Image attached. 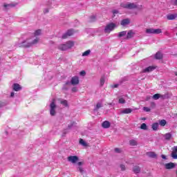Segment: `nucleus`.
Masks as SVG:
<instances>
[{"mask_svg":"<svg viewBox=\"0 0 177 177\" xmlns=\"http://www.w3.org/2000/svg\"><path fill=\"white\" fill-rule=\"evenodd\" d=\"M121 8H124V9H138V10H141L143 6L142 5L139 6L136 3H122L120 4Z\"/></svg>","mask_w":177,"mask_h":177,"instance_id":"nucleus-1","label":"nucleus"},{"mask_svg":"<svg viewBox=\"0 0 177 177\" xmlns=\"http://www.w3.org/2000/svg\"><path fill=\"white\" fill-rule=\"evenodd\" d=\"M38 42V39H35L32 41L29 39L24 40L21 44H19V48H30L32 45H35Z\"/></svg>","mask_w":177,"mask_h":177,"instance_id":"nucleus-2","label":"nucleus"},{"mask_svg":"<svg viewBox=\"0 0 177 177\" xmlns=\"http://www.w3.org/2000/svg\"><path fill=\"white\" fill-rule=\"evenodd\" d=\"M74 46V41H68L66 44H60L58 48L60 50H67V49H71Z\"/></svg>","mask_w":177,"mask_h":177,"instance_id":"nucleus-3","label":"nucleus"},{"mask_svg":"<svg viewBox=\"0 0 177 177\" xmlns=\"http://www.w3.org/2000/svg\"><path fill=\"white\" fill-rule=\"evenodd\" d=\"M117 28V25L113 22L108 24L104 28L105 34H110L111 31H114Z\"/></svg>","mask_w":177,"mask_h":177,"instance_id":"nucleus-4","label":"nucleus"},{"mask_svg":"<svg viewBox=\"0 0 177 177\" xmlns=\"http://www.w3.org/2000/svg\"><path fill=\"white\" fill-rule=\"evenodd\" d=\"M50 115H55L56 114V104L55 102H52L50 104Z\"/></svg>","mask_w":177,"mask_h":177,"instance_id":"nucleus-5","label":"nucleus"},{"mask_svg":"<svg viewBox=\"0 0 177 177\" xmlns=\"http://www.w3.org/2000/svg\"><path fill=\"white\" fill-rule=\"evenodd\" d=\"M79 160L80 158L77 156H70L68 157V161L72 162V164H75Z\"/></svg>","mask_w":177,"mask_h":177,"instance_id":"nucleus-6","label":"nucleus"},{"mask_svg":"<svg viewBox=\"0 0 177 177\" xmlns=\"http://www.w3.org/2000/svg\"><path fill=\"white\" fill-rule=\"evenodd\" d=\"M74 34V30L73 29H70L68 30V31L62 35V39H66L67 37H71Z\"/></svg>","mask_w":177,"mask_h":177,"instance_id":"nucleus-7","label":"nucleus"},{"mask_svg":"<svg viewBox=\"0 0 177 177\" xmlns=\"http://www.w3.org/2000/svg\"><path fill=\"white\" fill-rule=\"evenodd\" d=\"M71 84L72 85H77V84H80V79L78 78V76H74L71 78Z\"/></svg>","mask_w":177,"mask_h":177,"instance_id":"nucleus-8","label":"nucleus"},{"mask_svg":"<svg viewBox=\"0 0 177 177\" xmlns=\"http://www.w3.org/2000/svg\"><path fill=\"white\" fill-rule=\"evenodd\" d=\"M153 70H156L155 66H150L144 68L141 73H151V71H153Z\"/></svg>","mask_w":177,"mask_h":177,"instance_id":"nucleus-9","label":"nucleus"},{"mask_svg":"<svg viewBox=\"0 0 177 177\" xmlns=\"http://www.w3.org/2000/svg\"><path fill=\"white\" fill-rule=\"evenodd\" d=\"M171 156L174 160H177V146L174 147Z\"/></svg>","mask_w":177,"mask_h":177,"instance_id":"nucleus-10","label":"nucleus"},{"mask_svg":"<svg viewBox=\"0 0 177 177\" xmlns=\"http://www.w3.org/2000/svg\"><path fill=\"white\" fill-rule=\"evenodd\" d=\"M12 89L13 91H15V92H19V91H21V86H20V84L15 83L12 85Z\"/></svg>","mask_w":177,"mask_h":177,"instance_id":"nucleus-11","label":"nucleus"},{"mask_svg":"<svg viewBox=\"0 0 177 177\" xmlns=\"http://www.w3.org/2000/svg\"><path fill=\"white\" fill-rule=\"evenodd\" d=\"M166 169H172L175 168V163L174 162H169L165 165Z\"/></svg>","mask_w":177,"mask_h":177,"instance_id":"nucleus-12","label":"nucleus"},{"mask_svg":"<svg viewBox=\"0 0 177 177\" xmlns=\"http://www.w3.org/2000/svg\"><path fill=\"white\" fill-rule=\"evenodd\" d=\"M129 23H131V20H129V19H124L121 21L120 24L121 26H128Z\"/></svg>","mask_w":177,"mask_h":177,"instance_id":"nucleus-13","label":"nucleus"},{"mask_svg":"<svg viewBox=\"0 0 177 177\" xmlns=\"http://www.w3.org/2000/svg\"><path fill=\"white\" fill-rule=\"evenodd\" d=\"M132 113V109L130 108H126L121 111V114H130Z\"/></svg>","mask_w":177,"mask_h":177,"instance_id":"nucleus-14","label":"nucleus"},{"mask_svg":"<svg viewBox=\"0 0 177 177\" xmlns=\"http://www.w3.org/2000/svg\"><path fill=\"white\" fill-rule=\"evenodd\" d=\"M111 124H110V122L105 120L104 122H102V128H104L105 129H107V128H110V126Z\"/></svg>","mask_w":177,"mask_h":177,"instance_id":"nucleus-15","label":"nucleus"},{"mask_svg":"<svg viewBox=\"0 0 177 177\" xmlns=\"http://www.w3.org/2000/svg\"><path fill=\"white\" fill-rule=\"evenodd\" d=\"M147 156H148V157H150V158H156V157H157V154H156V153L153 151L147 152Z\"/></svg>","mask_w":177,"mask_h":177,"instance_id":"nucleus-16","label":"nucleus"},{"mask_svg":"<svg viewBox=\"0 0 177 177\" xmlns=\"http://www.w3.org/2000/svg\"><path fill=\"white\" fill-rule=\"evenodd\" d=\"M155 59L157 60H161V59H162V54L160 52L156 53L155 55Z\"/></svg>","mask_w":177,"mask_h":177,"instance_id":"nucleus-17","label":"nucleus"},{"mask_svg":"<svg viewBox=\"0 0 177 177\" xmlns=\"http://www.w3.org/2000/svg\"><path fill=\"white\" fill-rule=\"evenodd\" d=\"M132 37H133V31L132 30H129L128 32H127V35L126 37V39H129L131 38H132Z\"/></svg>","mask_w":177,"mask_h":177,"instance_id":"nucleus-18","label":"nucleus"},{"mask_svg":"<svg viewBox=\"0 0 177 177\" xmlns=\"http://www.w3.org/2000/svg\"><path fill=\"white\" fill-rule=\"evenodd\" d=\"M133 171L134 174H139V172H140V167H139V166H134L133 168Z\"/></svg>","mask_w":177,"mask_h":177,"instance_id":"nucleus-19","label":"nucleus"},{"mask_svg":"<svg viewBox=\"0 0 177 177\" xmlns=\"http://www.w3.org/2000/svg\"><path fill=\"white\" fill-rule=\"evenodd\" d=\"M177 17L176 15L171 14L167 15V20H175V18Z\"/></svg>","mask_w":177,"mask_h":177,"instance_id":"nucleus-20","label":"nucleus"},{"mask_svg":"<svg viewBox=\"0 0 177 177\" xmlns=\"http://www.w3.org/2000/svg\"><path fill=\"white\" fill-rule=\"evenodd\" d=\"M158 126H159L158 122H155L152 124L151 128L153 131H157L158 129Z\"/></svg>","mask_w":177,"mask_h":177,"instance_id":"nucleus-21","label":"nucleus"},{"mask_svg":"<svg viewBox=\"0 0 177 177\" xmlns=\"http://www.w3.org/2000/svg\"><path fill=\"white\" fill-rule=\"evenodd\" d=\"M125 35H127V31H122L118 34V38H122V37H125Z\"/></svg>","mask_w":177,"mask_h":177,"instance_id":"nucleus-22","label":"nucleus"},{"mask_svg":"<svg viewBox=\"0 0 177 177\" xmlns=\"http://www.w3.org/2000/svg\"><path fill=\"white\" fill-rule=\"evenodd\" d=\"M164 137L166 140H171V138H172V134L171 133H167L165 134Z\"/></svg>","mask_w":177,"mask_h":177,"instance_id":"nucleus-23","label":"nucleus"},{"mask_svg":"<svg viewBox=\"0 0 177 177\" xmlns=\"http://www.w3.org/2000/svg\"><path fill=\"white\" fill-rule=\"evenodd\" d=\"M79 143H80V145H82V146H84V147H86V146H88V145L86 144L85 140H84V139H82V138L80 139Z\"/></svg>","mask_w":177,"mask_h":177,"instance_id":"nucleus-24","label":"nucleus"},{"mask_svg":"<svg viewBox=\"0 0 177 177\" xmlns=\"http://www.w3.org/2000/svg\"><path fill=\"white\" fill-rule=\"evenodd\" d=\"M101 107H103V105L102 104V103L101 102L97 103L96 106L94 109V111H97L99 109H100Z\"/></svg>","mask_w":177,"mask_h":177,"instance_id":"nucleus-25","label":"nucleus"},{"mask_svg":"<svg viewBox=\"0 0 177 177\" xmlns=\"http://www.w3.org/2000/svg\"><path fill=\"white\" fill-rule=\"evenodd\" d=\"M61 104H62V106H64V107H68V102H67V100H62L60 102Z\"/></svg>","mask_w":177,"mask_h":177,"instance_id":"nucleus-26","label":"nucleus"},{"mask_svg":"<svg viewBox=\"0 0 177 177\" xmlns=\"http://www.w3.org/2000/svg\"><path fill=\"white\" fill-rule=\"evenodd\" d=\"M15 6H16V5H15L13 3L4 4V8L6 9H10V8H15Z\"/></svg>","mask_w":177,"mask_h":177,"instance_id":"nucleus-27","label":"nucleus"},{"mask_svg":"<svg viewBox=\"0 0 177 177\" xmlns=\"http://www.w3.org/2000/svg\"><path fill=\"white\" fill-rule=\"evenodd\" d=\"M129 143L131 146H137L138 145V141L136 140H130Z\"/></svg>","mask_w":177,"mask_h":177,"instance_id":"nucleus-28","label":"nucleus"},{"mask_svg":"<svg viewBox=\"0 0 177 177\" xmlns=\"http://www.w3.org/2000/svg\"><path fill=\"white\" fill-rule=\"evenodd\" d=\"M159 124L160 127H165L167 125V120H161L159 121Z\"/></svg>","mask_w":177,"mask_h":177,"instance_id":"nucleus-29","label":"nucleus"},{"mask_svg":"<svg viewBox=\"0 0 177 177\" xmlns=\"http://www.w3.org/2000/svg\"><path fill=\"white\" fill-rule=\"evenodd\" d=\"M152 97H153V100H158V99H160L161 97V95L156 93V94L153 95Z\"/></svg>","mask_w":177,"mask_h":177,"instance_id":"nucleus-30","label":"nucleus"},{"mask_svg":"<svg viewBox=\"0 0 177 177\" xmlns=\"http://www.w3.org/2000/svg\"><path fill=\"white\" fill-rule=\"evenodd\" d=\"M147 34H154V28H147L146 30Z\"/></svg>","mask_w":177,"mask_h":177,"instance_id":"nucleus-31","label":"nucleus"},{"mask_svg":"<svg viewBox=\"0 0 177 177\" xmlns=\"http://www.w3.org/2000/svg\"><path fill=\"white\" fill-rule=\"evenodd\" d=\"M104 82H105V79H104V77L102 76L100 78V86H103L104 85Z\"/></svg>","mask_w":177,"mask_h":177,"instance_id":"nucleus-32","label":"nucleus"},{"mask_svg":"<svg viewBox=\"0 0 177 177\" xmlns=\"http://www.w3.org/2000/svg\"><path fill=\"white\" fill-rule=\"evenodd\" d=\"M140 129H143L144 131H147V124H146V123H142L140 125Z\"/></svg>","mask_w":177,"mask_h":177,"instance_id":"nucleus-33","label":"nucleus"},{"mask_svg":"<svg viewBox=\"0 0 177 177\" xmlns=\"http://www.w3.org/2000/svg\"><path fill=\"white\" fill-rule=\"evenodd\" d=\"M89 55H91V50H87L82 53V56L83 57L89 56Z\"/></svg>","mask_w":177,"mask_h":177,"instance_id":"nucleus-34","label":"nucleus"},{"mask_svg":"<svg viewBox=\"0 0 177 177\" xmlns=\"http://www.w3.org/2000/svg\"><path fill=\"white\" fill-rule=\"evenodd\" d=\"M161 32H162V30L160 28L153 29V34H161Z\"/></svg>","mask_w":177,"mask_h":177,"instance_id":"nucleus-35","label":"nucleus"},{"mask_svg":"<svg viewBox=\"0 0 177 177\" xmlns=\"http://www.w3.org/2000/svg\"><path fill=\"white\" fill-rule=\"evenodd\" d=\"M125 102V99H124L123 97L119 98L118 103H120V104H124Z\"/></svg>","mask_w":177,"mask_h":177,"instance_id":"nucleus-36","label":"nucleus"},{"mask_svg":"<svg viewBox=\"0 0 177 177\" xmlns=\"http://www.w3.org/2000/svg\"><path fill=\"white\" fill-rule=\"evenodd\" d=\"M41 30H36L35 32V34H34V35H35V37H37V36H38V35H41Z\"/></svg>","mask_w":177,"mask_h":177,"instance_id":"nucleus-37","label":"nucleus"},{"mask_svg":"<svg viewBox=\"0 0 177 177\" xmlns=\"http://www.w3.org/2000/svg\"><path fill=\"white\" fill-rule=\"evenodd\" d=\"M90 21H96V16L93 15L91 17H90Z\"/></svg>","mask_w":177,"mask_h":177,"instance_id":"nucleus-38","label":"nucleus"},{"mask_svg":"<svg viewBox=\"0 0 177 177\" xmlns=\"http://www.w3.org/2000/svg\"><path fill=\"white\" fill-rule=\"evenodd\" d=\"M80 75H82V77H85V75H86V72H85V71H80Z\"/></svg>","mask_w":177,"mask_h":177,"instance_id":"nucleus-39","label":"nucleus"},{"mask_svg":"<svg viewBox=\"0 0 177 177\" xmlns=\"http://www.w3.org/2000/svg\"><path fill=\"white\" fill-rule=\"evenodd\" d=\"M115 153H121V149L120 148H115Z\"/></svg>","mask_w":177,"mask_h":177,"instance_id":"nucleus-40","label":"nucleus"},{"mask_svg":"<svg viewBox=\"0 0 177 177\" xmlns=\"http://www.w3.org/2000/svg\"><path fill=\"white\" fill-rule=\"evenodd\" d=\"M143 110H144V111L149 112V111H150V108L145 106L143 108Z\"/></svg>","mask_w":177,"mask_h":177,"instance_id":"nucleus-41","label":"nucleus"},{"mask_svg":"<svg viewBox=\"0 0 177 177\" xmlns=\"http://www.w3.org/2000/svg\"><path fill=\"white\" fill-rule=\"evenodd\" d=\"M118 12H118V10H112V13H113V15H118Z\"/></svg>","mask_w":177,"mask_h":177,"instance_id":"nucleus-42","label":"nucleus"},{"mask_svg":"<svg viewBox=\"0 0 177 177\" xmlns=\"http://www.w3.org/2000/svg\"><path fill=\"white\" fill-rule=\"evenodd\" d=\"M3 106H6V103L3 102H0V107H3Z\"/></svg>","mask_w":177,"mask_h":177,"instance_id":"nucleus-43","label":"nucleus"},{"mask_svg":"<svg viewBox=\"0 0 177 177\" xmlns=\"http://www.w3.org/2000/svg\"><path fill=\"white\" fill-rule=\"evenodd\" d=\"M78 169H79L80 174H84V169H82L81 167H79Z\"/></svg>","mask_w":177,"mask_h":177,"instance_id":"nucleus-44","label":"nucleus"},{"mask_svg":"<svg viewBox=\"0 0 177 177\" xmlns=\"http://www.w3.org/2000/svg\"><path fill=\"white\" fill-rule=\"evenodd\" d=\"M120 168H121V170H122V171H125V165H120Z\"/></svg>","mask_w":177,"mask_h":177,"instance_id":"nucleus-45","label":"nucleus"},{"mask_svg":"<svg viewBox=\"0 0 177 177\" xmlns=\"http://www.w3.org/2000/svg\"><path fill=\"white\" fill-rule=\"evenodd\" d=\"M74 124H75L74 122H71V125L70 124L68 125V128H69V129L71 128V127H73V125H74Z\"/></svg>","mask_w":177,"mask_h":177,"instance_id":"nucleus-46","label":"nucleus"},{"mask_svg":"<svg viewBox=\"0 0 177 177\" xmlns=\"http://www.w3.org/2000/svg\"><path fill=\"white\" fill-rule=\"evenodd\" d=\"M44 12V13H48L49 12V9L46 8Z\"/></svg>","mask_w":177,"mask_h":177,"instance_id":"nucleus-47","label":"nucleus"},{"mask_svg":"<svg viewBox=\"0 0 177 177\" xmlns=\"http://www.w3.org/2000/svg\"><path fill=\"white\" fill-rule=\"evenodd\" d=\"M161 157L163 160H167V156L165 155H162Z\"/></svg>","mask_w":177,"mask_h":177,"instance_id":"nucleus-48","label":"nucleus"},{"mask_svg":"<svg viewBox=\"0 0 177 177\" xmlns=\"http://www.w3.org/2000/svg\"><path fill=\"white\" fill-rule=\"evenodd\" d=\"M118 84H115L113 86V88H118Z\"/></svg>","mask_w":177,"mask_h":177,"instance_id":"nucleus-49","label":"nucleus"},{"mask_svg":"<svg viewBox=\"0 0 177 177\" xmlns=\"http://www.w3.org/2000/svg\"><path fill=\"white\" fill-rule=\"evenodd\" d=\"M73 92H77V88L74 87L72 88Z\"/></svg>","mask_w":177,"mask_h":177,"instance_id":"nucleus-50","label":"nucleus"},{"mask_svg":"<svg viewBox=\"0 0 177 177\" xmlns=\"http://www.w3.org/2000/svg\"><path fill=\"white\" fill-rule=\"evenodd\" d=\"M15 96V93L14 92H12L11 93H10V97H13Z\"/></svg>","mask_w":177,"mask_h":177,"instance_id":"nucleus-51","label":"nucleus"},{"mask_svg":"<svg viewBox=\"0 0 177 177\" xmlns=\"http://www.w3.org/2000/svg\"><path fill=\"white\" fill-rule=\"evenodd\" d=\"M77 165H79V167H81V165H82V162H79L77 163Z\"/></svg>","mask_w":177,"mask_h":177,"instance_id":"nucleus-52","label":"nucleus"},{"mask_svg":"<svg viewBox=\"0 0 177 177\" xmlns=\"http://www.w3.org/2000/svg\"><path fill=\"white\" fill-rule=\"evenodd\" d=\"M151 106H156V103H154V102H151Z\"/></svg>","mask_w":177,"mask_h":177,"instance_id":"nucleus-53","label":"nucleus"},{"mask_svg":"<svg viewBox=\"0 0 177 177\" xmlns=\"http://www.w3.org/2000/svg\"><path fill=\"white\" fill-rule=\"evenodd\" d=\"M66 85H70V82L69 81L66 82Z\"/></svg>","mask_w":177,"mask_h":177,"instance_id":"nucleus-54","label":"nucleus"},{"mask_svg":"<svg viewBox=\"0 0 177 177\" xmlns=\"http://www.w3.org/2000/svg\"><path fill=\"white\" fill-rule=\"evenodd\" d=\"M174 5H176V6H177V0H175V1H174Z\"/></svg>","mask_w":177,"mask_h":177,"instance_id":"nucleus-55","label":"nucleus"},{"mask_svg":"<svg viewBox=\"0 0 177 177\" xmlns=\"http://www.w3.org/2000/svg\"><path fill=\"white\" fill-rule=\"evenodd\" d=\"M52 3V1H48V3L47 5H50Z\"/></svg>","mask_w":177,"mask_h":177,"instance_id":"nucleus-56","label":"nucleus"},{"mask_svg":"<svg viewBox=\"0 0 177 177\" xmlns=\"http://www.w3.org/2000/svg\"><path fill=\"white\" fill-rule=\"evenodd\" d=\"M174 74H175V75H176V77H177V72H176V71L174 72Z\"/></svg>","mask_w":177,"mask_h":177,"instance_id":"nucleus-57","label":"nucleus"}]
</instances>
